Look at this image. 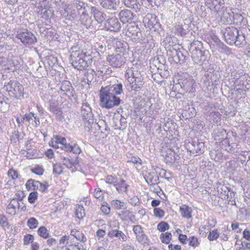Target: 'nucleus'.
<instances>
[{"label":"nucleus","instance_id":"39448f33","mask_svg":"<svg viewBox=\"0 0 250 250\" xmlns=\"http://www.w3.org/2000/svg\"><path fill=\"white\" fill-rule=\"evenodd\" d=\"M100 104L102 107L107 109L118 106L121 103V99L102 90L99 92Z\"/></svg>","mask_w":250,"mask_h":250},{"label":"nucleus","instance_id":"5701e85b","mask_svg":"<svg viewBox=\"0 0 250 250\" xmlns=\"http://www.w3.org/2000/svg\"><path fill=\"white\" fill-rule=\"evenodd\" d=\"M112 42L115 50L116 52L119 53V54L124 53L128 46V44L126 42L118 39H113Z\"/></svg>","mask_w":250,"mask_h":250},{"label":"nucleus","instance_id":"2eb2a0df","mask_svg":"<svg viewBox=\"0 0 250 250\" xmlns=\"http://www.w3.org/2000/svg\"><path fill=\"white\" fill-rule=\"evenodd\" d=\"M120 21L123 23H131L135 17V15L131 11L128 9H123L118 14Z\"/></svg>","mask_w":250,"mask_h":250},{"label":"nucleus","instance_id":"aec40b11","mask_svg":"<svg viewBox=\"0 0 250 250\" xmlns=\"http://www.w3.org/2000/svg\"><path fill=\"white\" fill-rule=\"evenodd\" d=\"M127 35L135 41L140 40L142 37L141 30L136 25H131L128 27Z\"/></svg>","mask_w":250,"mask_h":250},{"label":"nucleus","instance_id":"ddd939ff","mask_svg":"<svg viewBox=\"0 0 250 250\" xmlns=\"http://www.w3.org/2000/svg\"><path fill=\"white\" fill-rule=\"evenodd\" d=\"M109 64L114 67H120L125 62V58L123 55L118 54L116 55H108L106 58Z\"/></svg>","mask_w":250,"mask_h":250},{"label":"nucleus","instance_id":"f257e3e1","mask_svg":"<svg viewBox=\"0 0 250 250\" xmlns=\"http://www.w3.org/2000/svg\"><path fill=\"white\" fill-rule=\"evenodd\" d=\"M205 4L212 12L220 15L221 21L224 23L237 24L243 21L241 15L234 14L232 11L230 0H205Z\"/></svg>","mask_w":250,"mask_h":250},{"label":"nucleus","instance_id":"2f4dec72","mask_svg":"<svg viewBox=\"0 0 250 250\" xmlns=\"http://www.w3.org/2000/svg\"><path fill=\"white\" fill-rule=\"evenodd\" d=\"M235 42L234 44L236 46L239 47H243L247 43L245 35L243 33H240L239 31L238 32V36H237V39H236Z\"/></svg>","mask_w":250,"mask_h":250},{"label":"nucleus","instance_id":"4d7b16f0","mask_svg":"<svg viewBox=\"0 0 250 250\" xmlns=\"http://www.w3.org/2000/svg\"><path fill=\"white\" fill-rule=\"evenodd\" d=\"M210 155L211 157L216 162L219 161L223 157V154L219 151H211Z\"/></svg>","mask_w":250,"mask_h":250},{"label":"nucleus","instance_id":"13d9d810","mask_svg":"<svg viewBox=\"0 0 250 250\" xmlns=\"http://www.w3.org/2000/svg\"><path fill=\"white\" fill-rule=\"evenodd\" d=\"M237 145L236 143H231L229 146H228L227 151L230 153H237L238 154L239 151L237 148Z\"/></svg>","mask_w":250,"mask_h":250},{"label":"nucleus","instance_id":"20e7f679","mask_svg":"<svg viewBox=\"0 0 250 250\" xmlns=\"http://www.w3.org/2000/svg\"><path fill=\"white\" fill-rule=\"evenodd\" d=\"M70 56L69 61L73 67L78 70H86L89 63L92 62V58L86 56L85 53L81 51L74 50Z\"/></svg>","mask_w":250,"mask_h":250},{"label":"nucleus","instance_id":"09e8293b","mask_svg":"<svg viewBox=\"0 0 250 250\" xmlns=\"http://www.w3.org/2000/svg\"><path fill=\"white\" fill-rule=\"evenodd\" d=\"M169 229L168 224L165 221H161L157 225V229L161 232H164Z\"/></svg>","mask_w":250,"mask_h":250},{"label":"nucleus","instance_id":"603ef678","mask_svg":"<svg viewBox=\"0 0 250 250\" xmlns=\"http://www.w3.org/2000/svg\"><path fill=\"white\" fill-rule=\"evenodd\" d=\"M210 116H211V120L213 123H215L218 125V124L220 122L221 115L219 112L215 111L212 114H211Z\"/></svg>","mask_w":250,"mask_h":250},{"label":"nucleus","instance_id":"a19ab883","mask_svg":"<svg viewBox=\"0 0 250 250\" xmlns=\"http://www.w3.org/2000/svg\"><path fill=\"white\" fill-rule=\"evenodd\" d=\"M112 208L116 209H121L125 208V203L118 200H113L110 202Z\"/></svg>","mask_w":250,"mask_h":250},{"label":"nucleus","instance_id":"6ab92c4d","mask_svg":"<svg viewBox=\"0 0 250 250\" xmlns=\"http://www.w3.org/2000/svg\"><path fill=\"white\" fill-rule=\"evenodd\" d=\"M61 90L65 92L69 99L75 97L76 94L74 88L69 81H64L61 83Z\"/></svg>","mask_w":250,"mask_h":250},{"label":"nucleus","instance_id":"c03bdc74","mask_svg":"<svg viewBox=\"0 0 250 250\" xmlns=\"http://www.w3.org/2000/svg\"><path fill=\"white\" fill-rule=\"evenodd\" d=\"M219 235L220 233L218 231V229H214L209 232L208 236V239L210 241L216 240L218 238Z\"/></svg>","mask_w":250,"mask_h":250},{"label":"nucleus","instance_id":"393cba45","mask_svg":"<svg viewBox=\"0 0 250 250\" xmlns=\"http://www.w3.org/2000/svg\"><path fill=\"white\" fill-rule=\"evenodd\" d=\"M49 110L55 115L57 120L62 122L64 120V117L62 115V109L57 105L54 103L51 104L50 105Z\"/></svg>","mask_w":250,"mask_h":250},{"label":"nucleus","instance_id":"e433bc0d","mask_svg":"<svg viewBox=\"0 0 250 250\" xmlns=\"http://www.w3.org/2000/svg\"><path fill=\"white\" fill-rule=\"evenodd\" d=\"M176 159L174 152L171 150L167 152L165 157V161L167 164H172L175 161Z\"/></svg>","mask_w":250,"mask_h":250},{"label":"nucleus","instance_id":"8fccbe9b","mask_svg":"<svg viewBox=\"0 0 250 250\" xmlns=\"http://www.w3.org/2000/svg\"><path fill=\"white\" fill-rule=\"evenodd\" d=\"M212 40L218 47H220L224 51L229 50L228 47L225 45L217 37L214 36L212 38Z\"/></svg>","mask_w":250,"mask_h":250},{"label":"nucleus","instance_id":"5fc2aeb1","mask_svg":"<svg viewBox=\"0 0 250 250\" xmlns=\"http://www.w3.org/2000/svg\"><path fill=\"white\" fill-rule=\"evenodd\" d=\"M46 59L48 65L51 67H52L58 61L57 58L53 55L47 56Z\"/></svg>","mask_w":250,"mask_h":250},{"label":"nucleus","instance_id":"1a4fd4ad","mask_svg":"<svg viewBox=\"0 0 250 250\" xmlns=\"http://www.w3.org/2000/svg\"><path fill=\"white\" fill-rule=\"evenodd\" d=\"M177 82L176 85H179L183 90L187 92H191L194 88V81L192 77L187 73H183L181 75H179Z\"/></svg>","mask_w":250,"mask_h":250},{"label":"nucleus","instance_id":"412c9836","mask_svg":"<svg viewBox=\"0 0 250 250\" xmlns=\"http://www.w3.org/2000/svg\"><path fill=\"white\" fill-rule=\"evenodd\" d=\"M114 187L119 193L125 192L126 194L129 186L124 179L120 178H117Z\"/></svg>","mask_w":250,"mask_h":250},{"label":"nucleus","instance_id":"f3484780","mask_svg":"<svg viewBox=\"0 0 250 250\" xmlns=\"http://www.w3.org/2000/svg\"><path fill=\"white\" fill-rule=\"evenodd\" d=\"M101 6L107 10L115 11L120 4V0H98Z\"/></svg>","mask_w":250,"mask_h":250},{"label":"nucleus","instance_id":"f8f14e48","mask_svg":"<svg viewBox=\"0 0 250 250\" xmlns=\"http://www.w3.org/2000/svg\"><path fill=\"white\" fill-rule=\"evenodd\" d=\"M223 33L225 41L230 45L233 44L237 39L238 30L234 27L226 28L224 30H222Z\"/></svg>","mask_w":250,"mask_h":250},{"label":"nucleus","instance_id":"052dcab7","mask_svg":"<svg viewBox=\"0 0 250 250\" xmlns=\"http://www.w3.org/2000/svg\"><path fill=\"white\" fill-rule=\"evenodd\" d=\"M117 178V177L113 176L111 175H107L105 177V181L107 184L112 185L114 186Z\"/></svg>","mask_w":250,"mask_h":250},{"label":"nucleus","instance_id":"9b49d317","mask_svg":"<svg viewBox=\"0 0 250 250\" xmlns=\"http://www.w3.org/2000/svg\"><path fill=\"white\" fill-rule=\"evenodd\" d=\"M170 38H167L166 41L168 43H166L165 48L167 50V55L168 60L171 63H178V57L180 53V50H178L176 45H172L170 44V41L168 40Z\"/></svg>","mask_w":250,"mask_h":250},{"label":"nucleus","instance_id":"e2e57ef3","mask_svg":"<svg viewBox=\"0 0 250 250\" xmlns=\"http://www.w3.org/2000/svg\"><path fill=\"white\" fill-rule=\"evenodd\" d=\"M205 110L210 116L216 111V107L213 104H208L205 106Z\"/></svg>","mask_w":250,"mask_h":250},{"label":"nucleus","instance_id":"a18cd8bd","mask_svg":"<svg viewBox=\"0 0 250 250\" xmlns=\"http://www.w3.org/2000/svg\"><path fill=\"white\" fill-rule=\"evenodd\" d=\"M85 215L84 209L82 206H79L75 210V216L78 218L83 219Z\"/></svg>","mask_w":250,"mask_h":250},{"label":"nucleus","instance_id":"4c0bfd02","mask_svg":"<svg viewBox=\"0 0 250 250\" xmlns=\"http://www.w3.org/2000/svg\"><path fill=\"white\" fill-rule=\"evenodd\" d=\"M65 13H67L66 15V19L69 20H75L78 18V16L80 15L75 9L70 10L69 11L65 10Z\"/></svg>","mask_w":250,"mask_h":250},{"label":"nucleus","instance_id":"473e14b6","mask_svg":"<svg viewBox=\"0 0 250 250\" xmlns=\"http://www.w3.org/2000/svg\"><path fill=\"white\" fill-rule=\"evenodd\" d=\"M96 71L97 73L96 75H97L98 77L103 76L106 74H109L112 72V70L109 66L104 65H103L101 67L97 68Z\"/></svg>","mask_w":250,"mask_h":250},{"label":"nucleus","instance_id":"bf43d9fd","mask_svg":"<svg viewBox=\"0 0 250 250\" xmlns=\"http://www.w3.org/2000/svg\"><path fill=\"white\" fill-rule=\"evenodd\" d=\"M154 215L155 217L159 218H163L165 215V211L161 208H154L153 210Z\"/></svg>","mask_w":250,"mask_h":250},{"label":"nucleus","instance_id":"a878e982","mask_svg":"<svg viewBox=\"0 0 250 250\" xmlns=\"http://www.w3.org/2000/svg\"><path fill=\"white\" fill-rule=\"evenodd\" d=\"M107 235L111 238H113L114 237L117 238L123 242H125L126 240V236L125 233L122 231L116 229H111L108 232Z\"/></svg>","mask_w":250,"mask_h":250},{"label":"nucleus","instance_id":"a211bd4d","mask_svg":"<svg viewBox=\"0 0 250 250\" xmlns=\"http://www.w3.org/2000/svg\"><path fill=\"white\" fill-rule=\"evenodd\" d=\"M101 90L116 96L123 92V84L121 83H119L111 86H102Z\"/></svg>","mask_w":250,"mask_h":250},{"label":"nucleus","instance_id":"7ed1b4c3","mask_svg":"<svg viewBox=\"0 0 250 250\" xmlns=\"http://www.w3.org/2000/svg\"><path fill=\"white\" fill-rule=\"evenodd\" d=\"M191 57L194 63L202 65L204 62L210 57L208 50L205 49L203 43L198 41H193L188 47Z\"/></svg>","mask_w":250,"mask_h":250},{"label":"nucleus","instance_id":"ea45409f","mask_svg":"<svg viewBox=\"0 0 250 250\" xmlns=\"http://www.w3.org/2000/svg\"><path fill=\"white\" fill-rule=\"evenodd\" d=\"M49 231L44 226L40 227L37 231L38 234L41 237L46 239L49 237Z\"/></svg>","mask_w":250,"mask_h":250},{"label":"nucleus","instance_id":"9d476101","mask_svg":"<svg viewBox=\"0 0 250 250\" xmlns=\"http://www.w3.org/2000/svg\"><path fill=\"white\" fill-rule=\"evenodd\" d=\"M186 147L190 153H195L196 155L203 154L205 151L204 143L199 141L197 138L192 139L186 145Z\"/></svg>","mask_w":250,"mask_h":250},{"label":"nucleus","instance_id":"49530a36","mask_svg":"<svg viewBox=\"0 0 250 250\" xmlns=\"http://www.w3.org/2000/svg\"><path fill=\"white\" fill-rule=\"evenodd\" d=\"M76 11H78L80 16L87 12L84 4L82 2L77 3L76 4Z\"/></svg>","mask_w":250,"mask_h":250},{"label":"nucleus","instance_id":"774afa93","mask_svg":"<svg viewBox=\"0 0 250 250\" xmlns=\"http://www.w3.org/2000/svg\"><path fill=\"white\" fill-rule=\"evenodd\" d=\"M38 198V193L36 191L32 192L29 194L28 197V202L30 203H34Z\"/></svg>","mask_w":250,"mask_h":250},{"label":"nucleus","instance_id":"7c9ffc66","mask_svg":"<svg viewBox=\"0 0 250 250\" xmlns=\"http://www.w3.org/2000/svg\"><path fill=\"white\" fill-rule=\"evenodd\" d=\"M175 27V32L181 36H186L190 31L188 25L186 23L177 25Z\"/></svg>","mask_w":250,"mask_h":250},{"label":"nucleus","instance_id":"0e129e2a","mask_svg":"<svg viewBox=\"0 0 250 250\" xmlns=\"http://www.w3.org/2000/svg\"><path fill=\"white\" fill-rule=\"evenodd\" d=\"M31 171L36 175L41 176L43 174L44 169L41 166H37L31 169Z\"/></svg>","mask_w":250,"mask_h":250},{"label":"nucleus","instance_id":"6e6d98bb","mask_svg":"<svg viewBox=\"0 0 250 250\" xmlns=\"http://www.w3.org/2000/svg\"><path fill=\"white\" fill-rule=\"evenodd\" d=\"M188 240L189 245L194 248L197 247L200 244L198 239L194 236L189 237Z\"/></svg>","mask_w":250,"mask_h":250},{"label":"nucleus","instance_id":"6e6552de","mask_svg":"<svg viewBox=\"0 0 250 250\" xmlns=\"http://www.w3.org/2000/svg\"><path fill=\"white\" fill-rule=\"evenodd\" d=\"M143 22L146 28L157 31L160 34L161 32H163L159 20L154 14H147L144 17Z\"/></svg>","mask_w":250,"mask_h":250},{"label":"nucleus","instance_id":"4be33fe9","mask_svg":"<svg viewBox=\"0 0 250 250\" xmlns=\"http://www.w3.org/2000/svg\"><path fill=\"white\" fill-rule=\"evenodd\" d=\"M91 13L93 15L95 21L98 23H102L106 19V15L99 10L96 7L93 6L91 7Z\"/></svg>","mask_w":250,"mask_h":250},{"label":"nucleus","instance_id":"69168bd1","mask_svg":"<svg viewBox=\"0 0 250 250\" xmlns=\"http://www.w3.org/2000/svg\"><path fill=\"white\" fill-rule=\"evenodd\" d=\"M34 236L33 235L27 234L24 235L23 238V244L25 245H27L29 243H32L33 242Z\"/></svg>","mask_w":250,"mask_h":250},{"label":"nucleus","instance_id":"c756f323","mask_svg":"<svg viewBox=\"0 0 250 250\" xmlns=\"http://www.w3.org/2000/svg\"><path fill=\"white\" fill-rule=\"evenodd\" d=\"M133 78L134 80L132 81L131 88L136 91H139L142 89L145 83L141 77H135L134 75Z\"/></svg>","mask_w":250,"mask_h":250},{"label":"nucleus","instance_id":"cd10ccee","mask_svg":"<svg viewBox=\"0 0 250 250\" xmlns=\"http://www.w3.org/2000/svg\"><path fill=\"white\" fill-rule=\"evenodd\" d=\"M80 21L82 24L85 26L87 29H92L94 26L92 24L93 21L91 17L86 13L80 16Z\"/></svg>","mask_w":250,"mask_h":250},{"label":"nucleus","instance_id":"3c124183","mask_svg":"<svg viewBox=\"0 0 250 250\" xmlns=\"http://www.w3.org/2000/svg\"><path fill=\"white\" fill-rule=\"evenodd\" d=\"M226 137H227L226 130L224 129H222L215 134V139L218 141H220L222 139H223Z\"/></svg>","mask_w":250,"mask_h":250},{"label":"nucleus","instance_id":"c9c22d12","mask_svg":"<svg viewBox=\"0 0 250 250\" xmlns=\"http://www.w3.org/2000/svg\"><path fill=\"white\" fill-rule=\"evenodd\" d=\"M231 76L235 80L236 82H237L238 80L242 76L244 77V79H247L248 77V75L247 74H243V71L242 70H239L237 71H232L231 73Z\"/></svg>","mask_w":250,"mask_h":250},{"label":"nucleus","instance_id":"0eeeda50","mask_svg":"<svg viewBox=\"0 0 250 250\" xmlns=\"http://www.w3.org/2000/svg\"><path fill=\"white\" fill-rule=\"evenodd\" d=\"M16 37L26 46L33 44L37 42L35 36L27 29H19L16 32Z\"/></svg>","mask_w":250,"mask_h":250},{"label":"nucleus","instance_id":"b1692460","mask_svg":"<svg viewBox=\"0 0 250 250\" xmlns=\"http://www.w3.org/2000/svg\"><path fill=\"white\" fill-rule=\"evenodd\" d=\"M122 1L126 7L135 10L136 12H140L142 8L138 0H122Z\"/></svg>","mask_w":250,"mask_h":250},{"label":"nucleus","instance_id":"f03ea898","mask_svg":"<svg viewBox=\"0 0 250 250\" xmlns=\"http://www.w3.org/2000/svg\"><path fill=\"white\" fill-rule=\"evenodd\" d=\"M81 114L85 129L87 131L95 132L97 129L101 132L107 130L108 127L104 121H101L100 124L96 122L91 108L87 102L82 104Z\"/></svg>","mask_w":250,"mask_h":250},{"label":"nucleus","instance_id":"dca6fc26","mask_svg":"<svg viewBox=\"0 0 250 250\" xmlns=\"http://www.w3.org/2000/svg\"><path fill=\"white\" fill-rule=\"evenodd\" d=\"M133 230L134 232L136 238L138 242L141 244H147L148 242L147 236L145 233L143 228L140 225H135L133 226Z\"/></svg>","mask_w":250,"mask_h":250},{"label":"nucleus","instance_id":"c85d7f7f","mask_svg":"<svg viewBox=\"0 0 250 250\" xmlns=\"http://www.w3.org/2000/svg\"><path fill=\"white\" fill-rule=\"evenodd\" d=\"M144 178L146 183L151 186H155L157 184L159 179V176L154 172H149L146 174L144 176Z\"/></svg>","mask_w":250,"mask_h":250},{"label":"nucleus","instance_id":"680f3d73","mask_svg":"<svg viewBox=\"0 0 250 250\" xmlns=\"http://www.w3.org/2000/svg\"><path fill=\"white\" fill-rule=\"evenodd\" d=\"M101 209L102 212L106 215L109 214L110 212V206L105 202L102 204Z\"/></svg>","mask_w":250,"mask_h":250},{"label":"nucleus","instance_id":"37998d69","mask_svg":"<svg viewBox=\"0 0 250 250\" xmlns=\"http://www.w3.org/2000/svg\"><path fill=\"white\" fill-rule=\"evenodd\" d=\"M235 193L232 190H231L229 193L226 196L228 201V203L231 206L236 205V202L235 200Z\"/></svg>","mask_w":250,"mask_h":250},{"label":"nucleus","instance_id":"79ce46f5","mask_svg":"<svg viewBox=\"0 0 250 250\" xmlns=\"http://www.w3.org/2000/svg\"><path fill=\"white\" fill-rule=\"evenodd\" d=\"M172 235L169 232H166L160 235V239L162 243L168 244L171 239Z\"/></svg>","mask_w":250,"mask_h":250},{"label":"nucleus","instance_id":"338daca9","mask_svg":"<svg viewBox=\"0 0 250 250\" xmlns=\"http://www.w3.org/2000/svg\"><path fill=\"white\" fill-rule=\"evenodd\" d=\"M9 177H11L12 180H15L18 178V173L17 170L13 168L10 169L7 172Z\"/></svg>","mask_w":250,"mask_h":250},{"label":"nucleus","instance_id":"de8ad7c7","mask_svg":"<svg viewBox=\"0 0 250 250\" xmlns=\"http://www.w3.org/2000/svg\"><path fill=\"white\" fill-rule=\"evenodd\" d=\"M39 224L38 221L34 217L29 218L27 222V226L31 229L36 228Z\"/></svg>","mask_w":250,"mask_h":250},{"label":"nucleus","instance_id":"72a5a7b5","mask_svg":"<svg viewBox=\"0 0 250 250\" xmlns=\"http://www.w3.org/2000/svg\"><path fill=\"white\" fill-rule=\"evenodd\" d=\"M180 210L183 217L189 219L191 217V208L187 205H183L180 207Z\"/></svg>","mask_w":250,"mask_h":250},{"label":"nucleus","instance_id":"423d86ee","mask_svg":"<svg viewBox=\"0 0 250 250\" xmlns=\"http://www.w3.org/2000/svg\"><path fill=\"white\" fill-rule=\"evenodd\" d=\"M4 86L10 97L17 100L23 98L24 88L19 82L11 80Z\"/></svg>","mask_w":250,"mask_h":250},{"label":"nucleus","instance_id":"864d4df0","mask_svg":"<svg viewBox=\"0 0 250 250\" xmlns=\"http://www.w3.org/2000/svg\"><path fill=\"white\" fill-rule=\"evenodd\" d=\"M53 173L60 175L63 173V168L61 164L56 163L53 165Z\"/></svg>","mask_w":250,"mask_h":250},{"label":"nucleus","instance_id":"bb28decb","mask_svg":"<svg viewBox=\"0 0 250 250\" xmlns=\"http://www.w3.org/2000/svg\"><path fill=\"white\" fill-rule=\"evenodd\" d=\"M78 158L77 157L75 161L73 162L69 158L66 157H63L62 158V160L63 164L66 167L69 169L72 172L76 171L77 166L78 164Z\"/></svg>","mask_w":250,"mask_h":250},{"label":"nucleus","instance_id":"f704fd0d","mask_svg":"<svg viewBox=\"0 0 250 250\" xmlns=\"http://www.w3.org/2000/svg\"><path fill=\"white\" fill-rule=\"evenodd\" d=\"M71 235L75 237L77 240L81 242H85L86 241V238L83 233L78 230H71Z\"/></svg>","mask_w":250,"mask_h":250},{"label":"nucleus","instance_id":"58836bf2","mask_svg":"<svg viewBox=\"0 0 250 250\" xmlns=\"http://www.w3.org/2000/svg\"><path fill=\"white\" fill-rule=\"evenodd\" d=\"M218 191L220 192L221 196H224V198H226V196L231 191V188L228 187L226 185H221L220 184V187H217Z\"/></svg>","mask_w":250,"mask_h":250},{"label":"nucleus","instance_id":"4468645a","mask_svg":"<svg viewBox=\"0 0 250 250\" xmlns=\"http://www.w3.org/2000/svg\"><path fill=\"white\" fill-rule=\"evenodd\" d=\"M104 26L106 30L113 32H118L121 28V23L116 17L107 19L105 21Z\"/></svg>","mask_w":250,"mask_h":250}]
</instances>
